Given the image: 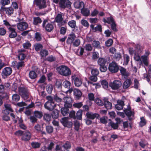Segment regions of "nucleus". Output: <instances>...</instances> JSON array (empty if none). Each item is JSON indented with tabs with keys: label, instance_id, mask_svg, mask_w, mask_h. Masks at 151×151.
I'll use <instances>...</instances> for the list:
<instances>
[{
	"label": "nucleus",
	"instance_id": "obj_1",
	"mask_svg": "<svg viewBox=\"0 0 151 151\" xmlns=\"http://www.w3.org/2000/svg\"><path fill=\"white\" fill-rule=\"evenodd\" d=\"M63 101L65 107L62 108L61 111L62 114L64 116H65L69 113V111L68 108H70L72 106V99L70 97H65L64 98Z\"/></svg>",
	"mask_w": 151,
	"mask_h": 151
},
{
	"label": "nucleus",
	"instance_id": "obj_2",
	"mask_svg": "<svg viewBox=\"0 0 151 151\" xmlns=\"http://www.w3.org/2000/svg\"><path fill=\"white\" fill-rule=\"evenodd\" d=\"M56 70L59 74L65 76H69L71 74L70 69L65 65L60 66L58 67Z\"/></svg>",
	"mask_w": 151,
	"mask_h": 151
},
{
	"label": "nucleus",
	"instance_id": "obj_3",
	"mask_svg": "<svg viewBox=\"0 0 151 151\" xmlns=\"http://www.w3.org/2000/svg\"><path fill=\"white\" fill-rule=\"evenodd\" d=\"M18 92L19 94L24 100H26L28 98L29 93L27 89L23 87H19Z\"/></svg>",
	"mask_w": 151,
	"mask_h": 151
},
{
	"label": "nucleus",
	"instance_id": "obj_4",
	"mask_svg": "<svg viewBox=\"0 0 151 151\" xmlns=\"http://www.w3.org/2000/svg\"><path fill=\"white\" fill-rule=\"evenodd\" d=\"M42 25L43 27L45 28L46 30L48 32H51L54 28L52 23H48L47 20L46 19L44 20Z\"/></svg>",
	"mask_w": 151,
	"mask_h": 151
},
{
	"label": "nucleus",
	"instance_id": "obj_5",
	"mask_svg": "<svg viewBox=\"0 0 151 151\" xmlns=\"http://www.w3.org/2000/svg\"><path fill=\"white\" fill-rule=\"evenodd\" d=\"M59 5L61 8L65 9L67 8L70 9L71 8V3L68 0H60L59 2Z\"/></svg>",
	"mask_w": 151,
	"mask_h": 151
},
{
	"label": "nucleus",
	"instance_id": "obj_6",
	"mask_svg": "<svg viewBox=\"0 0 151 151\" xmlns=\"http://www.w3.org/2000/svg\"><path fill=\"white\" fill-rule=\"evenodd\" d=\"M109 69L111 73H115L118 71L119 68L117 64L114 62H113L109 64Z\"/></svg>",
	"mask_w": 151,
	"mask_h": 151
},
{
	"label": "nucleus",
	"instance_id": "obj_7",
	"mask_svg": "<svg viewBox=\"0 0 151 151\" xmlns=\"http://www.w3.org/2000/svg\"><path fill=\"white\" fill-rule=\"evenodd\" d=\"M122 83L119 81L114 80L112 82H110L109 86L114 90L117 89L121 86Z\"/></svg>",
	"mask_w": 151,
	"mask_h": 151
},
{
	"label": "nucleus",
	"instance_id": "obj_8",
	"mask_svg": "<svg viewBox=\"0 0 151 151\" xmlns=\"http://www.w3.org/2000/svg\"><path fill=\"white\" fill-rule=\"evenodd\" d=\"M62 14L61 13L58 14L55 18V21L58 23H60L62 25L67 23L66 20H63Z\"/></svg>",
	"mask_w": 151,
	"mask_h": 151
},
{
	"label": "nucleus",
	"instance_id": "obj_9",
	"mask_svg": "<svg viewBox=\"0 0 151 151\" xmlns=\"http://www.w3.org/2000/svg\"><path fill=\"white\" fill-rule=\"evenodd\" d=\"M34 3L38 6L40 9L45 8L46 6L45 0H34Z\"/></svg>",
	"mask_w": 151,
	"mask_h": 151
},
{
	"label": "nucleus",
	"instance_id": "obj_10",
	"mask_svg": "<svg viewBox=\"0 0 151 151\" xmlns=\"http://www.w3.org/2000/svg\"><path fill=\"white\" fill-rule=\"evenodd\" d=\"M68 119V117H64L60 120V122L64 126L70 128L72 126V123L71 122H69Z\"/></svg>",
	"mask_w": 151,
	"mask_h": 151
},
{
	"label": "nucleus",
	"instance_id": "obj_11",
	"mask_svg": "<svg viewBox=\"0 0 151 151\" xmlns=\"http://www.w3.org/2000/svg\"><path fill=\"white\" fill-rule=\"evenodd\" d=\"M17 29L20 31H23L26 29L28 27L27 23L25 22H21L17 24Z\"/></svg>",
	"mask_w": 151,
	"mask_h": 151
},
{
	"label": "nucleus",
	"instance_id": "obj_12",
	"mask_svg": "<svg viewBox=\"0 0 151 151\" xmlns=\"http://www.w3.org/2000/svg\"><path fill=\"white\" fill-rule=\"evenodd\" d=\"M76 38V35L75 33L72 32L68 35L66 42L67 43L72 45L73 42L74 41Z\"/></svg>",
	"mask_w": 151,
	"mask_h": 151
},
{
	"label": "nucleus",
	"instance_id": "obj_13",
	"mask_svg": "<svg viewBox=\"0 0 151 151\" xmlns=\"http://www.w3.org/2000/svg\"><path fill=\"white\" fill-rule=\"evenodd\" d=\"M12 72V70L10 67H6L4 68L2 72V76L4 78L10 75Z\"/></svg>",
	"mask_w": 151,
	"mask_h": 151
},
{
	"label": "nucleus",
	"instance_id": "obj_14",
	"mask_svg": "<svg viewBox=\"0 0 151 151\" xmlns=\"http://www.w3.org/2000/svg\"><path fill=\"white\" fill-rule=\"evenodd\" d=\"M34 131L37 132H41L42 134H45V132L43 131V128L42 125L37 124L35 125L34 127Z\"/></svg>",
	"mask_w": 151,
	"mask_h": 151
},
{
	"label": "nucleus",
	"instance_id": "obj_15",
	"mask_svg": "<svg viewBox=\"0 0 151 151\" xmlns=\"http://www.w3.org/2000/svg\"><path fill=\"white\" fill-rule=\"evenodd\" d=\"M124 112L128 116L129 120L131 121L134 119V112L131 111L130 109H125L124 110Z\"/></svg>",
	"mask_w": 151,
	"mask_h": 151
},
{
	"label": "nucleus",
	"instance_id": "obj_16",
	"mask_svg": "<svg viewBox=\"0 0 151 151\" xmlns=\"http://www.w3.org/2000/svg\"><path fill=\"white\" fill-rule=\"evenodd\" d=\"M56 106L54 102H46L44 104L45 108L49 110H52L54 109Z\"/></svg>",
	"mask_w": 151,
	"mask_h": 151
},
{
	"label": "nucleus",
	"instance_id": "obj_17",
	"mask_svg": "<svg viewBox=\"0 0 151 151\" xmlns=\"http://www.w3.org/2000/svg\"><path fill=\"white\" fill-rule=\"evenodd\" d=\"M71 78L72 80H74V84L77 87H79L82 84V81L81 80L76 77V75H74L71 76Z\"/></svg>",
	"mask_w": 151,
	"mask_h": 151
},
{
	"label": "nucleus",
	"instance_id": "obj_18",
	"mask_svg": "<svg viewBox=\"0 0 151 151\" xmlns=\"http://www.w3.org/2000/svg\"><path fill=\"white\" fill-rule=\"evenodd\" d=\"M9 37L11 38H14L16 37L17 33L15 31V29L13 27L9 28Z\"/></svg>",
	"mask_w": 151,
	"mask_h": 151
},
{
	"label": "nucleus",
	"instance_id": "obj_19",
	"mask_svg": "<svg viewBox=\"0 0 151 151\" xmlns=\"http://www.w3.org/2000/svg\"><path fill=\"white\" fill-rule=\"evenodd\" d=\"M12 64L14 68H17L18 69L24 66V62L22 61L17 62L16 61H14L12 62Z\"/></svg>",
	"mask_w": 151,
	"mask_h": 151
},
{
	"label": "nucleus",
	"instance_id": "obj_20",
	"mask_svg": "<svg viewBox=\"0 0 151 151\" xmlns=\"http://www.w3.org/2000/svg\"><path fill=\"white\" fill-rule=\"evenodd\" d=\"M31 138V133L29 131H27L22 135V139L24 141H27Z\"/></svg>",
	"mask_w": 151,
	"mask_h": 151
},
{
	"label": "nucleus",
	"instance_id": "obj_21",
	"mask_svg": "<svg viewBox=\"0 0 151 151\" xmlns=\"http://www.w3.org/2000/svg\"><path fill=\"white\" fill-rule=\"evenodd\" d=\"M124 105L123 101L119 100L117 101V104L115 105V108L118 110H120L122 109L123 106Z\"/></svg>",
	"mask_w": 151,
	"mask_h": 151
},
{
	"label": "nucleus",
	"instance_id": "obj_22",
	"mask_svg": "<svg viewBox=\"0 0 151 151\" xmlns=\"http://www.w3.org/2000/svg\"><path fill=\"white\" fill-rule=\"evenodd\" d=\"M74 95L76 99H79L81 96L82 93L80 90L77 89H74L73 90Z\"/></svg>",
	"mask_w": 151,
	"mask_h": 151
},
{
	"label": "nucleus",
	"instance_id": "obj_23",
	"mask_svg": "<svg viewBox=\"0 0 151 151\" xmlns=\"http://www.w3.org/2000/svg\"><path fill=\"white\" fill-rule=\"evenodd\" d=\"M86 115L87 118L91 119H94L96 118H98L99 116V114H94L91 112H88Z\"/></svg>",
	"mask_w": 151,
	"mask_h": 151
},
{
	"label": "nucleus",
	"instance_id": "obj_24",
	"mask_svg": "<svg viewBox=\"0 0 151 151\" xmlns=\"http://www.w3.org/2000/svg\"><path fill=\"white\" fill-rule=\"evenodd\" d=\"M81 13L84 16L87 17L90 14V10L86 8H83L81 10Z\"/></svg>",
	"mask_w": 151,
	"mask_h": 151
},
{
	"label": "nucleus",
	"instance_id": "obj_25",
	"mask_svg": "<svg viewBox=\"0 0 151 151\" xmlns=\"http://www.w3.org/2000/svg\"><path fill=\"white\" fill-rule=\"evenodd\" d=\"M104 104L105 107L107 109H111L112 107L111 103L106 99L104 100Z\"/></svg>",
	"mask_w": 151,
	"mask_h": 151
},
{
	"label": "nucleus",
	"instance_id": "obj_26",
	"mask_svg": "<svg viewBox=\"0 0 151 151\" xmlns=\"http://www.w3.org/2000/svg\"><path fill=\"white\" fill-rule=\"evenodd\" d=\"M4 11H5L6 14L8 15H10L13 13L14 10L12 7L4 8L3 9Z\"/></svg>",
	"mask_w": 151,
	"mask_h": 151
},
{
	"label": "nucleus",
	"instance_id": "obj_27",
	"mask_svg": "<svg viewBox=\"0 0 151 151\" xmlns=\"http://www.w3.org/2000/svg\"><path fill=\"white\" fill-rule=\"evenodd\" d=\"M120 72L122 75L126 78L129 76L128 73L126 71L125 69L124 68L121 67L119 69Z\"/></svg>",
	"mask_w": 151,
	"mask_h": 151
},
{
	"label": "nucleus",
	"instance_id": "obj_28",
	"mask_svg": "<svg viewBox=\"0 0 151 151\" xmlns=\"http://www.w3.org/2000/svg\"><path fill=\"white\" fill-rule=\"evenodd\" d=\"M74 6L75 8L78 9L84 6V3L83 2H80L79 1H75L74 3Z\"/></svg>",
	"mask_w": 151,
	"mask_h": 151
},
{
	"label": "nucleus",
	"instance_id": "obj_29",
	"mask_svg": "<svg viewBox=\"0 0 151 151\" xmlns=\"http://www.w3.org/2000/svg\"><path fill=\"white\" fill-rule=\"evenodd\" d=\"M103 21L104 22L107 23L109 24H111L112 23H113L115 22L114 19L111 16L107 18L106 19L104 18L103 19Z\"/></svg>",
	"mask_w": 151,
	"mask_h": 151
},
{
	"label": "nucleus",
	"instance_id": "obj_30",
	"mask_svg": "<svg viewBox=\"0 0 151 151\" xmlns=\"http://www.w3.org/2000/svg\"><path fill=\"white\" fill-rule=\"evenodd\" d=\"M92 45L94 47L98 49H101V48L100 43L98 41L94 40L92 43Z\"/></svg>",
	"mask_w": 151,
	"mask_h": 151
},
{
	"label": "nucleus",
	"instance_id": "obj_31",
	"mask_svg": "<svg viewBox=\"0 0 151 151\" xmlns=\"http://www.w3.org/2000/svg\"><path fill=\"white\" fill-rule=\"evenodd\" d=\"M20 97L19 95L17 94H15L13 95L12 96V102L15 103L19 101Z\"/></svg>",
	"mask_w": 151,
	"mask_h": 151
},
{
	"label": "nucleus",
	"instance_id": "obj_32",
	"mask_svg": "<svg viewBox=\"0 0 151 151\" xmlns=\"http://www.w3.org/2000/svg\"><path fill=\"white\" fill-rule=\"evenodd\" d=\"M131 83V80L129 79L126 80L124 83L123 88L126 89L129 87Z\"/></svg>",
	"mask_w": 151,
	"mask_h": 151
},
{
	"label": "nucleus",
	"instance_id": "obj_33",
	"mask_svg": "<svg viewBox=\"0 0 151 151\" xmlns=\"http://www.w3.org/2000/svg\"><path fill=\"white\" fill-rule=\"evenodd\" d=\"M29 77L31 79H34L35 78L37 75L36 73L34 71L32 70L29 72Z\"/></svg>",
	"mask_w": 151,
	"mask_h": 151
},
{
	"label": "nucleus",
	"instance_id": "obj_34",
	"mask_svg": "<svg viewBox=\"0 0 151 151\" xmlns=\"http://www.w3.org/2000/svg\"><path fill=\"white\" fill-rule=\"evenodd\" d=\"M106 62V60L103 58H100L98 60V63L100 66L105 65Z\"/></svg>",
	"mask_w": 151,
	"mask_h": 151
},
{
	"label": "nucleus",
	"instance_id": "obj_35",
	"mask_svg": "<svg viewBox=\"0 0 151 151\" xmlns=\"http://www.w3.org/2000/svg\"><path fill=\"white\" fill-rule=\"evenodd\" d=\"M52 118L54 119H57L59 116V111L57 109L54 110L52 113Z\"/></svg>",
	"mask_w": 151,
	"mask_h": 151
},
{
	"label": "nucleus",
	"instance_id": "obj_36",
	"mask_svg": "<svg viewBox=\"0 0 151 151\" xmlns=\"http://www.w3.org/2000/svg\"><path fill=\"white\" fill-rule=\"evenodd\" d=\"M32 147L34 148H37L40 147L41 143L37 142H33L31 143Z\"/></svg>",
	"mask_w": 151,
	"mask_h": 151
},
{
	"label": "nucleus",
	"instance_id": "obj_37",
	"mask_svg": "<svg viewBox=\"0 0 151 151\" xmlns=\"http://www.w3.org/2000/svg\"><path fill=\"white\" fill-rule=\"evenodd\" d=\"M134 48L136 49V50H137V54L140 53L141 52H142V47H141L139 44L135 45Z\"/></svg>",
	"mask_w": 151,
	"mask_h": 151
},
{
	"label": "nucleus",
	"instance_id": "obj_38",
	"mask_svg": "<svg viewBox=\"0 0 151 151\" xmlns=\"http://www.w3.org/2000/svg\"><path fill=\"white\" fill-rule=\"evenodd\" d=\"M68 24L72 28H75L76 26V22L74 20H71L69 22Z\"/></svg>",
	"mask_w": 151,
	"mask_h": 151
},
{
	"label": "nucleus",
	"instance_id": "obj_39",
	"mask_svg": "<svg viewBox=\"0 0 151 151\" xmlns=\"http://www.w3.org/2000/svg\"><path fill=\"white\" fill-rule=\"evenodd\" d=\"M124 64L127 65L129 60V57L128 55L127 54H124Z\"/></svg>",
	"mask_w": 151,
	"mask_h": 151
},
{
	"label": "nucleus",
	"instance_id": "obj_40",
	"mask_svg": "<svg viewBox=\"0 0 151 151\" xmlns=\"http://www.w3.org/2000/svg\"><path fill=\"white\" fill-rule=\"evenodd\" d=\"M53 87L51 84H48L46 86V89L48 93L50 94L51 93L53 90Z\"/></svg>",
	"mask_w": 151,
	"mask_h": 151
},
{
	"label": "nucleus",
	"instance_id": "obj_41",
	"mask_svg": "<svg viewBox=\"0 0 151 151\" xmlns=\"http://www.w3.org/2000/svg\"><path fill=\"white\" fill-rule=\"evenodd\" d=\"M109 125L111 126V127L114 129H117L118 127V124L115 123L112 121H110L109 123Z\"/></svg>",
	"mask_w": 151,
	"mask_h": 151
},
{
	"label": "nucleus",
	"instance_id": "obj_42",
	"mask_svg": "<svg viewBox=\"0 0 151 151\" xmlns=\"http://www.w3.org/2000/svg\"><path fill=\"white\" fill-rule=\"evenodd\" d=\"M4 106L5 108V109L3 111L4 113H5V112H7V111L12 112L13 110L11 107V106L9 104H5Z\"/></svg>",
	"mask_w": 151,
	"mask_h": 151
},
{
	"label": "nucleus",
	"instance_id": "obj_43",
	"mask_svg": "<svg viewBox=\"0 0 151 151\" xmlns=\"http://www.w3.org/2000/svg\"><path fill=\"white\" fill-rule=\"evenodd\" d=\"M41 21V19L38 17L33 18V24H34L37 25L38 23H40Z\"/></svg>",
	"mask_w": 151,
	"mask_h": 151
},
{
	"label": "nucleus",
	"instance_id": "obj_44",
	"mask_svg": "<svg viewBox=\"0 0 151 151\" xmlns=\"http://www.w3.org/2000/svg\"><path fill=\"white\" fill-rule=\"evenodd\" d=\"M34 47L36 51H38L42 48L43 46L41 44L37 43L34 45Z\"/></svg>",
	"mask_w": 151,
	"mask_h": 151
},
{
	"label": "nucleus",
	"instance_id": "obj_45",
	"mask_svg": "<svg viewBox=\"0 0 151 151\" xmlns=\"http://www.w3.org/2000/svg\"><path fill=\"white\" fill-rule=\"evenodd\" d=\"M129 52L130 55H132L133 54L136 55L137 54V50L134 48V46L133 47H129Z\"/></svg>",
	"mask_w": 151,
	"mask_h": 151
},
{
	"label": "nucleus",
	"instance_id": "obj_46",
	"mask_svg": "<svg viewBox=\"0 0 151 151\" xmlns=\"http://www.w3.org/2000/svg\"><path fill=\"white\" fill-rule=\"evenodd\" d=\"M35 116L37 118H40L42 116V113L38 111H35L34 112Z\"/></svg>",
	"mask_w": 151,
	"mask_h": 151
},
{
	"label": "nucleus",
	"instance_id": "obj_47",
	"mask_svg": "<svg viewBox=\"0 0 151 151\" xmlns=\"http://www.w3.org/2000/svg\"><path fill=\"white\" fill-rule=\"evenodd\" d=\"M70 82L68 81H65L63 83V86L65 88H69L70 86Z\"/></svg>",
	"mask_w": 151,
	"mask_h": 151
},
{
	"label": "nucleus",
	"instance_id": "obj_48",
	"mask_svg": "<svg viewBox=\"0 0 151 151\" xmlns=\"http://www.w3.org/2000/svg\"><path fill=\"white\" fill-rule=\"evenodd\" d=\"M140 120L141 121L139 122V125L140 126L142 127L146 124V122L143 117L140 118Z\"/></svg>",
	"mask_w": 151,
	"mask_h": 151
},
{
	"label": "nucleus",
	"instance_id": "obj_49",
	"mask_svg": "<svg viewBox=\"0 0 151 151\" xmlns=\"http://www.w3.org/2000/svg\"><path fill=\"white\" fill-rule=\"evenodd\" d=\"M80 40L78 39H77L73 42L72 44L74 46L77 47L80 45Z\"/></svg>",
	"mask_w": 151,
	"mask_h": 151
},
{
	"label": "nucleus",
	"instance_id": "obj_50",
	"mask_svg": "<svg viewBox=\"0 0 151 151\" xmlns=\"http://www.w3.org/2000/svg\"><path fill=\"white\" fill-rule=\"evenodd\" d=\"M48 54V52L45 50H42L40 51V54L42 57H45Z\"/></svg>",
	"mask_w": 151,
	"mask_h": 151
},
{
	"label": "nucleus",
	"instance_id": "obj_51",
	"mask_svg": "<svg viewBox=\"0 0 151 151\" xmlns=\"http://www.w3.org/2000/svg\"><path fill=\"white\" fill-rule=\"evenodd\" d=\"M95 102L99 106H101L104 105L103 101L99 98L96 99Z\"/></svg>",
	"mask_w": 151,
	"mask_h": 151
},
{
	"label": "nucleus",
	"instance_id": "obj_52",
	"mask_svg": "<svg viewBox=\"0 0 151 151\" xmlns=\"http://www.w3.org/2000/svg\"><path fill=\"white\" fill-rule=\"evenodd\" d=\"M101 84L103 87L105 89L107 88L108 87V83L107 81L105 80H103L101 81Z\"/></svg>",
	"mask_w": 151,
	"mask_h": 151
},
{
	"label": "nucleus",
	"instance_id": "obj_53",
	"mask_svg": "<svg viewBox=\"0 0 151 151\" xmlns=\"http://www.w3.org/2000/svg\"><path fill=\"white\" fill-rule=\"evenodd\" d=\"M35 38L37 41H40L41 40L42 37L40 34L39 32L36 33Z\"/></svg>",
	"mask_w": 151,
	"mask_h": 151
},
{
	"label": "nucleus",
	"instance_id": "obj_54",
	"mask_svg": "<svg viewBox=\"0 0 151 151\" xmlns=\"http://www.w3.org/2000/svg\"><path fill=\"white\" fill-rule=\"evenodd\" d=\"M91 73L93 76H97L99 74V71L97 69L94 68L91 70Z\"/></svg>",
	"mask_w": 151,
	"mask_h": 151
},
{
	"label": "nucleus",
	"instance_id": "obj_55",
	"mask_svg": "<svg viewBox=\"0 0 151 151\" xmlns=\"http://www.w3.org/2000/svg\"><path fill=\"white\" fill-rule=\"evenodd\" d=\"M142 62L146 65H147V58L146 56H142L141 57Z\"/></svg>",
	"mask_w": 151,
	"mask_h": 151
},
{
	"label": "nucleus",
	"instance_id": "obj_56",
	"mask_svg": "<svg viewBox=\"0 0 151 151\" xmlns=\"http://www.w3.org/2000/svg\"><path fill=\"white\" fill-rule=\"evenodd\" d=\"M26 55L24 54L21 52L19 54L18 58L19 60H24L26 57Z\"/></svg>",
	"mask_w": 151,
	"mask_h": 151
},
{
	"label": "nucleus",
	"instance_id": "obj_57",
	"mask_svg": "<svg viewBox=\"0 0 151 151\" xmlns=\"http://www.w3.org/2000/svg\"><path fill=\"white\" fill-rule=\"evenodd\" d=\"M121 58L122 55L120 53H116L114 56V58L117 60H119Z\"/></svg>",
	"mask_w": 151,
	"mask_h": 151
},
{
	"label": "nucleus",
	"instance_id": "obj_58",
	"mask_svg": "<svg viewBox=\"0 0 151 151\" xmlns=\"http://www.w3.org/2000/svg\"><path fill=\"white\" fill-rule=\"evenodd\" d=\"M82 112L81 110H79L76 113V117L78 119H82Z\"/></svg>",
	"mask_w": 151,
	"mask_h": 151
},
{
	"label": "nucleus",
	"instance_id": "obj_59",
	"mask_svg": "<svg viewBox=\"0 0 151 151\" xmlns=\"http://www.w3.org/2000/svg\"><path fill=\"white\" fill-rule=\"evenodd\" d=\"M0 3L2 5L4 6L9 4L10 1L9 0H1Z\"/></svg>",
	"mask_w": 151,
	"mask_h": 151
},
{
	"label": "nucleus",
	"instance_id": "obj_60",
	"mask_svg": "<svg viewBox=\"0 0 151 151\" xmlns=\"http://www.w3.org/2000/svg\"><path fill=\"white\" fill-rule=\"evenodd\" d=\"M74 125L75 126V129L76 130L78 131L80 125L79 122L78 121H76L74 122Z\"/></svg>",
	"mask_w": 151,
	"mask_h": 151
},
{
	"label": "nucleus",
	"instance_id": "obj_61",
	"mask_svg": "<svg viewBox=\"0 0 151 151\" xmlns=\"http://www.w3.org/2000/svg\"><path fill=\"white\" fill-rule=\"evenodd\" d=\"M44 119L46 121H49L51 119V117L50 114H46L44 115Z\"/></svg>",
	"mask_w": 151,
	"mask_h": 151
},
{
	"label": "nucleus",
	"instance_id": "obj_62",
	"mask_svg": "<svg viewBox=\"0 0 151 151\" xmlns=\"http://www.w3.org/2000/svg\"><path fill=\"white\" fill-rule=\"evenodd\" d=\"M81 23L82 24L84 27H88L89 26L88 23L86 20L82 19L81 21Z\"/></svg>",
	"mask_w": 151,
	"mask_h": 151
},
{
	"label": "nucleus",
	"instance_id": "obj_63",
	"mask_svg": "<svg viewBox=\"0 0 151 151\" xmlns=\"http://www.w3.org/2000/svg\"><path fill=\"white\" fill-rule=\"evenodd\" d=\"M88 99L90 101H93L94 100V96L92 93H89L88 94Z\"/></svg>",
	"mask_w": 151,
	"mask_h": 151
},
{
	"label": "nucleus",
	"instance_id": "obj_64",
	"mask_svg": "<svg viewBox=\"0 0 151 151\" xmlns=\"http://www.w3.org/2000/svg\"><path fill=\"white\" fill-rule=\"evenodd\" d=\"M62 82L60 80H57L55 83L56 86L58 88H60L61 87Z\"/></svg>",
	"mask_w": 151,
	"mask_h": 151
}]
</instances>
